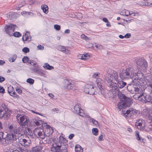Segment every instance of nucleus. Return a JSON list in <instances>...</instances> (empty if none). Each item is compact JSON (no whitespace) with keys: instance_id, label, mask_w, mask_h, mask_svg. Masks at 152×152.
<instances>
[{"instance_id":"1","label":"nucleus","mask_w":152,"mask_h":152,"mask_svg":"<svg viewBox=\"0 0 152 152\" xmlns=\"http://www.w3.org/2000/svg\"><path fill=\"white\" fill-rule=\"evenodd\" d=\"M118 78V73L111 70H108L104 75V78L107 82V84L110 88V91L113 93H115L116 91L118 94L121 92L118 88L116 82H117L118 86L120 88H123L126 84V82L119 81Z\"/></svg>"},{"instance_id":"2","label":"nucleus","mask_w":152,"mask_h":152,"mask_svg":"<svg viewBox=\"0 0 152 152\" xmlns=\"http://www.w3.org/2000/svg\"><path fill=\"white\" fill-rule=\"evenodd\" d=\"M48 143L52 142L50 150L52 152H68V141L63 136H60L58 140L54 137L50 138Z\"/></svg>"},{"instance_id":"3","label":"nucleus","mask_w":152,"mask_h":152,"mask_svg":"<svg viewBox=\"0 0 152 152\" xmlns=\"http://www.w3.org/2000/svg\"><path fill=\"white\" fill-rule=\"evenodd\" d=\"M136 77L132 80L131 86H136L138 85L143 86L147 84V79L143 76L142 72H139L137 74L136 73Z\"/></svg>"},{"instance_id":"4","label":"nucleus","mask_w":152,"mask_h":152,"mask_svg":"<svg viewBox=\"0 0 152 152\" xmlns=\"http://www.w3.org/2000/svg\"><path fill=\"white\" fill-rule=\"evenodd\" d=\"M119 98L120 99V101L118 104L117 106L119 110L130 105L131 103V99L127 97L124 94L121 92L118 94Z\"/></svg>"},{"instance_id":"5","label":"nucleus","mask_w":152,"mask_h":152,"mask_svg":"<svg viewBox=\"0 0 152 152\" xmlns=\"http://www.w3.org/2000/svg\"><path fill=\"white\" fill-rule=\"evenodd\" d=\"M19 136L18 135L14 134L13 133H9L7 134L5 138L3 139L1 141V143L4 146L7 145L13 141L16 140Z\"/></svg>"},{"instance_id":"6","label":"nucleus","mask_w":152,"mask_h":152,"mask_svg":"<svg viewBox=\"0 0 152 152\" xmlns=\"http://www.w3.org/2000/svg\"><path fill=\"white\" fill-rule=\"evenodd\" d=\"M136 75V72H134L132 67L126 68L124 72L120 74V77L122 79L132 78Z\"/></svg>"},{"instance_id":"7","label":"nucleus","mask_w":152,"mask_h":152,"mask_svg":"<svg viewBox=\"0 0 152 152\" xmlns=\"http://www.w3.org/2000/svg\"><path fill=\"white\" fill-rule=\"evenodd\" d=\"M11 112L8 110L5 104L3 102L0 103V118H4L7 119L10 116Z\"/></svg>"},{"instance_id":"8","label":"nucleus","mask_w":152,"mask_h":152,"mask_svg":"<svg viewBox=\"0 0 152 152\" xmlns=\"http://www.w3.org/2000/svg\"><path fill=\"white\" fill-rule=\"evenodd\" d=\"M8 129L9 131L14 134L19 136L22 135L23 128L19 127L18 125L15 124H12L9 126Z\"/></svg>"},{"instance_id":"9","label":"nucleus","mask_w":152,"mask_h":152,"mask_svg":"<svg viewBox=\"0 0 152 152\" xmlns=\"http://www.w3.org/2000/svg\"><path fill=\"white\" fill-rule=\"evenodd\" d=\"M137 66L139 70L146 72L148 67V64L146 60L144 58L137 60L136 62Z\"/></svg>"},{"instance_id":"10","label":"nucleus","mask_w":152,"mask_h":152,"mask_svg":"<svg viewBox=\"0 0 152 152\" xmlns=\"http://www.w3.org/2000/svg\"><path fill=\"white\" fill-rule=\"evenodd\" d=\"M93 83L91 84H87L86 85L84 88V92L87 94L90 95H94L95 94V89Z\"/></svg>"},{"instance_id":"11","label":"nucleus","mask_w":152,"mask_h":152,"mask_svg":"<svg viewBox=\"0 0 152 152\" xmlns=\"http://www.w3.org/2000/svg\"><path fill=\"white\" fill-rule=\"evenodd\" d=\"M34 133L36 137L42 139H44L45 136L43 130L40 127L36 128L34 131Z\"/></svg>"},{"instance_id":"12","label":"nucleus","mask_w":152,"mask_h":152,"mask_svg":"<svg viewBox=\"0 0 152 152\" xmlns=\"http://www.w3.org/2000/svg\"><path fill=\"white\" fill-rule=\"evenodd\" d=\"M17 28V26L16 25L10 24L9 25H6L4 29L7 34L11 36L12 35V33Z\"/></svg>"},{"instance_id":"13","label":"nucleus","mask_w":152,"mask_h":152,"mask_svg":"<svg viewBox=\"0 0 152 152\" xmlns=\"http://www.w3.org/2000/svg\"><path fill=\"white\" fill-rule=\"evenodd\" d=\"M64 87L65 89L74 91L76 89V87L73 84L72 81L66 80L64 81Z\"/></svg>"},{"instance_id":"14","label":"nucleus","mask_w":152,"mask_h":152,"mask_svg":"<svg viewBox=\"0 0 152 152\" xmlns=\"http://www.w3.org/2000/svg\"><path fill=\"white\" fill-rule=\"evenodd\" d=\"M74 112L77 114L83 117L86 116V114L84 113L83 110L80 108V105L77 104L74 107Z\"/></svg>"},{"instance_id":"15","label":"nucleus","mask_w":152,"mask_h":152,"mask_svg":"<svg viewBox=\"0 0 152 152\" xmlns=\"http://www.w3.org/2000/svg\"><path fill=\"white\" fill-rule=\"evenodd\" d=\"M139 97H141V99L143 102L144 103L150 102L152 104V98L148 94L145 93H142Z\"/></svg>"},{"instance_id":"16","label":"nucleus","mask_w":152,"mask_h":152,"mask_svg":"<svg viewBox=\"0 0 152 152\" xmlns=\"http://www.w3.org/2000/svg\"><path fill=\"white\" fill-rule=\"evenodd\" d=\"M103 82V80L100 78H97L96 80V83L98 88L100 90L101 94L103 96H104L105 94V93L104 90L102 88L103 86L102 85V83Z\"/></svg>"},{"instance_id":"17","label":"nucleus","mask_w":152,"mask_h":152,"mask_svg":"<svg viewBox=\"0 0 152 152\" xmlns=\"http://www.w3.org/2000/svg\"><path fill=\"white\" fill-rule=\"evenodd\" d=\"M19 142L22 146L26 147L29 146L31 143V141L29 139H19Z\"/></svg>"},{"instance_id":"18","label":"nucleus","mask_w":152,"mask_h":152,"mask_svg":"<svg viewBox=\"0 0 152 152\" xmlns=\"http://www.w3.org/2000/svg\"><path fill=\"white\" fill-rule=\"evenodd\" d=\"M31 65L33 66L31 67V72L36 73L40 68V66L37 63H34V61L29 63Z\"/></svg>"},{"instance_id":"19","label":"nucleus","mask_w":152,"mask_h":152,"mask_svg":"<svg viewBox=\"0 0 152 152\" xmlns=\"http://www.w3.org/2000/svg\"><path fill=\"white\" fill-rule=\"evenodd\" d=\"M26 117V116L25 115H21V114H18L16 116V118L19 124H22V122L24 120H25V118Z\"/></svg>"},{"instance_id":"20","label":"nucleus","mask_w":152,"mask_h":152,"mask_svg":"<svg viewBox=\"0 0 152 152\" xmlns=\"http://www.w3.org/2000/svg\"><path fill=\"white\" fill-rule=\"evenodd\" d=\"M53 132V129L49 125H47L45 130V132H44L45 134H47L46 136H49L52 135Z\"/></svg>"},{"instance_id":"21","label":"nucleus","mask_w":152,"mask_h":152,"mask_svg":"<svg viewBox=\"0 0 152 152\" xmlns=\"http://www.w3.org/2000/svg\"><path fill=\"white\" fill-rule=\"evenodd\" d=\"M137 112L138 111L137 110L134 109L133 108H132L127 110L125 115L126 114V116H129L130 115V116H131L132 114L134 115L137 113Z\"/></svg>"},{"instance_id":"22","label":"nucleus","mask_w":152,"mask_h":152,"mask_svg":"<svg viewBox=\"0 0 152 152\" xmlns=\"http://www.w3.org/2000/svg\"><path fill=\"white\" fill-rule=\"evenodd\" d=\"M19 16V14L12 12H10L7 14V17L11 20L15 19Z\"/></svg>"},{"instance_id":"23","label":"nucleus","mask_w":152,"mask_h":152,"mask_svg":"<svg viewBox=\"0 0 152 152\" xmlns=\"http://www.w3.org/2000/svg\"><path fill=\"white\" fill-rule=\"evenodd\" d=\"M33 124L34 126H38L40 125L43 124L44 122L43 121L40 120L39 118H34L33 120Z\"/></svg>"},{"instance_id":"24","label":"nucleus","mask_w":152,"mask_h":152,"mask_svg":"<svg viewBox=\"0 0 152 152\" xmlns=\"http://www.w3.org/2000/svg\"><path fill=\"white\" fill-rule=\"evenodd\" d=\"M22 39L23 41H28L29 42L31 40V37L29 32H26L24 34L22 37Z\"/></svg>"},{"instance_id":"25","label":"nucleus","mask_w":152,"mask_h":152,"mask_svg":"<svg viewBox=\"0 0 152 152\" xmlns=\"http://www.w3.org/2000/svg\"><path fill=\"white\" fill-rule=\"evenodd\" d=\"M144 121L142 119H140L137 121L135 123V125L137 126V128L141 130L142 128V124Z\"/></svg>"},{"instance_id":"26","label":"nucleus","mask_w":152,"mask_h":152,"mask_svg":"<svg viewBox=\"0 0 152 152\" xmlns=\"http://www.w3.org/2000/svg\"><path fill=\"white\" fill-rule=\"evenodd\" d=\"M43 147L42 146H36L32 148V152H40L42 150Z\"/></svg>"},{"instance_id":"27","label":"nucleus","mask_w":152,"mask_h":152,"mask_svg":"<svg viewBox=\"0 0 152 152\" xmlns=\"http://www.w3.org/2000/svg\"><path fill=\"white\" fill-rule=\"evenodd\" d=\"M131 11H129V10H123L122 11H121L120 12V14L126 16H128L129 15H130V13H131Z\"/></svg>"},{"instance_id":"28","label":"nucleus","mask_w":152,"mask_h":152,"mask_svg":"<svg viewBox=\"0 0 152 152\" xmlns=\"http://www.w3.org/2000/svg\"><path fill=\"white\" fill-rule=\"evenodd\" d=\"M133 90H134L135 93L136 94H139L140 93L142 90V89L141 88L140 86L139 87L138 85H137L136 86H133Z\"/></svg>"},{"instance_id":"29","label":"nucleus","mask_w":152,"mask_h":152,"mask_svg":"<svg viewBox=\"0 0 152 152\" xmlns=\"http://www.w3.org/2000/svg\"><path fill=\"white\" fill-rule=\"evenodd\" d=\"M41 8L43 12L45 14H47L48 12V6L45 4H42Z\"/></svg>"},{"instance_id":"30","label":"nucleus","mask_w":152,"mask_h":152,"mask_svg":"<svg viewBox=\"0 0 152 152\" xmlns=\"http://www.w3.org/2000/svg\"><path fill=\"white\" fill-rule=\"evenodd\" d=\"M89 56L88 54L86 53L85 54H79L77 56V58L82 60H85L88 58Z\"/></svg>"},{"instance_id":"31","label":"nucleus","mask_w":152,"mask_h":152,"mask_svg":"<svg viewBox=\"0 0 152 152\" xmlns=\"http://www.w3.org/2000/svg\"><path fill=\"white\" fill-rule=\"evenodd\" d=\"M29 121V118L27 116H26V118H25V120H24L22 122V124H20V125L22 126L23 127L24 126L25 127L26 126H27L28 123Z\"/></svg>"},{"instance_id":"32","label":"nucleus","mask_w":152,"mask_h":152,"mask_svg":"<svg viewBox=\"0 0 152 152\" xmlns=\"http://www.w3.org/2000/svg\"><path fill=\"white\" fill-rule=\"evenodd\" d=\"M45 71L41 69L40 68L36 73L38 75L43 77L45 76Z\"/></svg>"},{"instance_id":"33","label":"nucleus","mask_w":152,"mask_h":152,"mask_svg":"<svg viewBox=\"0 0 152 152\" xmlns=\"http://www.w3.org/2000/svg\"><path fill=\"white\" fill-rule=\"evenodd\" d=\"M58 50L66 53H68L69 52V50L65 48L62 46H60L58 47Z\"/></svg>"},{"instance_id":"34","label":"nucleus","mask_w":152,"mask_h":152,"mask_svg":"<svg viewBox=\"0 0 152 152\" xmlns=\"http://www.w3.org/2000/svg\"><path fill=\"white\" fill-rule=\"evenodd\" d=\"M75 152H83L82 148L79 145H77L75 146Z\"/></svg>"},{"instance_id":"35","label":"nucleus","mask_w":152,"mask_h":152,"mask_svg":"<svg viewBox=\"0 0 152 152\" xmlns=\"http://www.w3.org/2000/svg\"><path fill=\"white\" fill-rule=\"evenodd\" d=\"M43 67L45 69L48 70H51L54 68L53 66H50L47 63H45Z\"/></svg>"},{"instance_id":"36","label":"nucleus","mask_w":152,"mask_h":152,"mask_svg":"<svg viewBox=\"0 0 152 152\" xmlns=\"http://www.w3.org/2000/svg\"><path fill=\"white\" fill-rule=\"evenodd\" d=\"M13 90V89H12V91H10L9 89H8V92L11 96L17 98L18 96Z\"/></svg>"},{"instance_id":"37","label":"nucleus","mask_w":152,"mask_h":152,"mask_svg":"<svg viewBox=\"0 0 152 152\" xmlns=\"http://www.w3.org/2000/svg\"><path fill=\"white\" fill-rule=\"evenodd\" d=\"M22 61L24 63H29L30 62L33 61L32 60H29L28 58L26 56H24L22 58Z\"/></svg>"},{"instance_id":"38","label":"nucleus","mask_w":152,"mask_h":152,"mask_svg":"<svg viewBox=\"0 0 152 152\" xmlns=\"http://www.w3.org/2000/svg\"><path fill=\"white\" fill-rule=\"evenodd\" d=\"M16 55H13L9 58V60L10 62H12L14 61L16 59Z\"/></svg>"},{"instance_id":"39","label":"nucleus","mask_w":152,"mask_h":152,"mask_svg":"<svg viewBox=\"0 0 152 152\" xmlns=\"http://www.w3.org/2000/svg\"><path fill=\"white\" fill-rule=\"evenodd\" d=\"M90 122H92L93 125L97 126L98 125V122L92 118H90Z\"/></svg>"},{"instance_id":"40","label":"nucleus","mask_w":152,"mask_h":152,"mask_svg":"<svg viewBox=\"0 0 152 152\" xmlns=\"http://www.w3.org/2000/svg\"><path fill=\"white\" fill-rule=\"evenodd\" d=\"M92 132L94 135L97 136L98 134V130L96 128H94L92 129Z\"/></svg>"},{"instance_id":"41","label":"nucleus","mask_w":152,"mask_h":152,"mask_svg":"<svg viewBox=\"0 0 152 152\" xmlns=\"http://www.w3.org/2000/svg\"><path fill=\"white\" fill-rule=\"evenodd\" d=\"M34 82V80L31 78H28L26 80V82L31 85L33 84Z\"/></svg>"},{"instance_id":"42","label":"nucleus","mask_w":152,"mask_h":152,"mask_svg":"<svg viewBox=\"0 0 152 152\" xmlns=\"http://www.w3.org/2000/svg\"><path fill=\"white\" fill-rule=\"evenodd\" d=\"M3 150L5 152H12V150L10 149L9 146L4 148H3Z\"/></svg>"},{"instance_id":"43","label":"nucleus","mask_w":152,"mask_h":152,"mask_svg":"<svg viewBox=\"0 0 152 152\" xmlns=\"http://www.w3.org/2000/svg\"><path fill=\"white\" fill-rule=\"evenodd\" d=\"M13 35L15 37H19L21 36V34L18 31H16L14 33H12Z\"/></svg>"},{"instance_id":"44","label":"nucleus","mask_w":152,"mask_h":152,"mask_svg":"<svg viewBox=\"0 0 152 152\" xmlns=\"http://www.w3.org/2000/svg\"><path fill=\"white\" fill-rule=\"evenodd\" d=\"M25 5L26 3H25L24 1H23V4H19L18 6H17L16 8V9L17 10H19L21 7L25 6Z\"/></svg>"},{"instance_id":"45","label":"nucleus","mask_w":152,"mask_h":152,"mask_svg":"<svg viewBox=\"0 0 152 152\" xmlns=\"http://www.w3.org/2000/svg\"><path fill=\"white\" fill-rule=\"evenodd\" d=\"M131 13H130V15H131L132 16H137L138 15V13L137 12H133L132 11H131Z\"/></svg>"},{"instance_id":"46","label":"nucleus","mask_w":152,"mask_h":152,"mask_svg":"<svg viewBox=\"0 0 152 152\" xmlns=\"http://www.w3.org/2000/svg\"><path fill=\"white\" fill-rule=\"evenodd\" d=\"M22 51L24 53H27L29 52V49L28 48L25 47L23 49Z\"/></svg>"},{"instance_id":"47","label":"nucleus","mask_w":152,"mask_h":152,"mask_svg":"<svg viewBox=\"0 0 152 152\" xmlns=\"http://www.w3.org/2000/svg\"><path fill=\"white\" fill-rule=\"evenodd\" d=\"M136 136L137 139L138 140H140L141 141V137L140 136L139 133L138 132H137L136 133Z\"/></svg>"},{"instance_id":"48","label":"nucleus","mask_w":152,"mask_h":152,"mask_svg":"<svg viewBox=\"0 0 152 152\" xmlns=\"http://www.w3.org/2000/svg\"><path fill=\"white\" fill-rule=\"evenodd\" d=\"M81 37L82 39H84L86 40H87L89 39V38H88L87 36L83 34H82L81 35Z\"/></svg>"},{"instance_id":"49","label":"nucleus","mask_w":152,"mask_h":152,"mask_svg":"<svg viewBox=\"0 0 152 152\" xmlns=\"http://www.w3.org/2000/svg\"><path fill=\"white\" fill-rule=\"evenodd\" d=\"M21 152H31V151L30 150H28L27 148H22L21 149Z\"/></svg>"},{"instance_id":"50","label":"nucleus","mask_w":152,"mask_h":152,"mask_svg":"<svg viewBox=\"0 0 152 152\" xmlns=\"http://www.w3.org/2000/svg\"><path fill=\"white\" fill-rule=\"evenodd\" d=\"M54 28L56 30L58 31L60 30L61 27L60 26L57 24H56L54 25Z\"/></svg>"},{"instance_id":"51","label":"nucleus","mask_w":152,"mask_h":152,"mask_svg":"<svg viewBox=\"0 0 152 152\" xmlns=\"http://www.w3.org/2000/svg\"><path fill=\"white\" fill-rule=\"evenodd\" d=\"M16 91L19 94H21L22 93V91L19 88H16Z\"/></svg>"},{"instance_id":"52","label":"nucleus","mask_w":152,"mask_h":152,"mask_svg":"<svg viewBox=\"0 0 152 152\" xmlns=\"http://www.w3.org/2000/svg\"><path fill=\"white\" fill-rule=\"evenodd\" d=\"M99 74V73L98 72H96L94 73L93 76V77L96 79V80L98 78H97V77L98 76V75Z\"/></svg>"},{"instance_id":"53","label":"nucleus","mask_w":152,"mask_h":152,"mask_svg":"<svg viewBox=\"0 0 152 152\" xmlns=\"http://www.w3.org/2000/svg\"><path fill=\"white\" fill-rule=\"evenodd\" d=\"M4 133L3 132H0V141L2 140Z\"/></svg>"},{"instance_id":"54","label":"nucleus","mask_w":152,"mask_h":152,"mask_svg":"<svg viewBox=\"0 0 152 152\" xmlns=\"http://www.w3.org/2000/svg\"><path fill=\"white\" fill-rule=\"evenodd\" d=\"M26 17H29V15H32L33 14V13L32 12H26Z\"/></svg>"},{"instance_id":"55","label":"nucleus","mask_w":152,"mask_h":152,"mask_svg":"<svg viewBox=\"0 0 152 152\" xmlns=\"http://www.w3.org/2000/svg\"><path fill=\"white\" fill-rule=\"evenodd\" d=\"M147 85L149 88H150L151 92H152V83H148Z\"/></svg>"},{"instance_id":"56","label":"nucleus","mask_w":152,"mask_h":152,"mask_svg":"<svg viewBox=\"0 0 152 152\" xmlns=\"http://www.w3.org/2000/svg\"><path fill=\"white\" fill-rule=\"evenodd\" d=\"M4 89L3 87L0 86V93H4Z\"/></svg>"},{"instance_id":"57","label":"nucleus","mask_w":152,"mask_h":152,"mask_svg":"<svg viewBox=\"0 0 152 152\" xmlns=\"http://www.w3.org/2000/svg\"><path fill=\"white\" fill-rule=\"evenodd\" d=\"M5 80V78L2 76H0V83H2Z\"/></svg>"},{"instance_id":"58","label":"nucleus","mask_w":152,"mask_h":152,"mask_svg":"<svg viewBox=\"0 0 152 152\" xmlns=\"http://www.w3.org/2000/svg\"><path fill=\"white\" fill-rule=\"evenodd\" d=\"M148 128L150 131H152V121L150 123V124L148 126Z\"/></svg>"},{"instance_id":"59","label":"nucleus","mask_w":152,"mask_h":152,"mask_svg":"<svg viewBox=\"0 0 152 152\" xmlns=\"http://www.w3.org/2000/svg\"><path fill=\"white\" fill-rule=\"evenodd\" d=\"M103 136L102 134H101L99 137L98 140L99 141H102V139L103 138Z\"/></svg>"},{"instance_id":"60","label":"nucleus","mask_w":152,"mask_h":152,"mask_svg":"<svg viewBox=\"0 0 152 152\" xmlns=\"http://www.w3.org/2000/svg\"><path fill=\"white\" fill-rule=\"evenodd\" d=\"M131 36V35L130 33H127L124 36V37H125V38H128L130 37Z\"/></svg>"},{"instance_id":"61","label":"nucleus","mask_w":152,"mask_h":152,"mask_svg":"<svg viewBox=\"0 0 152 152\" xmlns=\"http://www.w3.org/2000/svg\"><path fill=\"white\" fill-rule=\"evenodd\" d=\"M37 47L38 50H43L44 49V47L41 45H38Z\"/></svg>"},{"instance_id":"62","label":"nucleus","mask_w":152,"mask_h":152,"mask_svg":"<svg viewBox=\"0 0 152 152\" xmlns=\"http://www.w3.org/2000/svg\"><path fill=\"white\" fill-rule=\"evenodd\" d=\"M78 15L79 16V17H78L77 18L79 19H81L82 18L83 16L82 14L80 13H78Z\"/></svg>"},{"instance_id":"63","label":"nucleus","mask_w":152,"mask_h":152,"mask_svg":"<svg viewBox=\"0 0 152 152\" xmlns=\"http://www.w3.org/2000/svg\"><path fill=\"white\" fill-rule=\"evenodd\" d=\"M52 110L53 112H56V113H58L59 111V109L58 108H55L52 109Z\"/></svg>"},{"instance_id":"64","label":"nucleus","mask_w":152,"mask_h":152,"mask_svg":"<svg viewBox=\"0 0 152 152\" xmlns=\"http://www.w3.org/2000/svg\"><path fill=\"white\" fill-rule=\"evenodd\" d=\"M102 20L105 23H107L108 22V20L106 18H103L102 19Z\"/></svg>"}]
</instances>
